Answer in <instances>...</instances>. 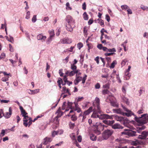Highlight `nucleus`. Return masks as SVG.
I'll use <instances>...</instances> for the list:
<instances>
[{
	"mask_svg": "<svg viewBox=\"0 0 148 148\" xmlns=\"http://www.w3.org/2000/svg\"><path fill=\"white\" fill-rule=\"evenodd\" d=\"M146 127L144 125L141 126L137 128L136 131H133L129 129H125L124 131L121 132L122 134L127 135L129 136H133L138 135V139L142 140L145 139L148 136V131H144L141 132L145 129Z\"/></svg>",
	"mask_w": 148,
	"mask_h": 148,
	"instance_id": "obj_1",
	"label": "nucleus"
},
{
	"mask_svg": "<svg viewBox=\"0 0 148 148\" xmlns=\"http://www.w3.org/2000/svg\"><path fill=\"white\" fill-rule=\"evenodd\" d=\"M121 106L124 111L127 112L124 113L121 110L120 108L113 109L112 110L113 112L115 113L120 114L123 116L126 115L128 117L131 116L133 114V113L131 110H128L122 104H121Z\"/></svg>",
	"mask_w": 148,
	"mask_h": 148,
	"instance_id": "obj_2",
	"label": "nucleus"
},
{
	"mask_svg": "<svg viewBox=\"0 0 148 148\" xmlns=\"http://www.w3.org/2000/svg\"><path fill=\"white\" fill-rule=\"evenodd\" d=\"M135 120L140 124H144L148 122V114H144L142 115L140 117H135Z\"/></svg>",
	"mask_w": 148,
	"mask_h": 148,
	"instance_id": "obj_3",
	"label": "nucleus"
},
{
	"mask_svg": "<svg viewBox=\"0 0 148 148\" xmlns=\"http://www.w3.org/2000/svg\"><path fill=\"white\" fill-rule=\"evenodd\" d=\"M113 131L111 130H105L102 136L104 139H107L112 134Z\"/></svg>",
	"mask_w": 148,
	"mask_h": 148,
	"instance_id": "obj_4",
	"label": "nucleus"
},
{
	"mask_svg": "<svg viewBox=\"0 0 148 148\" xmlns=\"http://www.w3.org/2000/svg\"><path fill=\"white\" fill-rule=\"evenodd\" d=\"M105 127L104 125H103L101 123H100L98 126H96V129L94 130V132L97 135H99L101 134L100 130H103Z\"/></svg>",
	"mask_w": 148,
	"mask_h": 148,
	"instance_id": "obj_5",
	"label": "nucleus"
},
{
	"mask_svg": "<svg viewBox=\"0 0 148 148\" xmlns=\"http://www.w3.org/2000/svg\"><path fill=\"white\" fill-rule=\"evenodd\" d=\"M100 119H110L112 117L110 116L107 114H103L99 115L98 117Z\"/></svg>",
	"mask_w": 148,
	"mask_h": 148,
	"instance_id": "obj_6",
	"label": "nucleus"
},
{
	"mask_svg": "<svg viewBox=\"0 0 148 148\" xmlns=\"http://www.w3.org/2000/svg\"><path fill=\"white\" fill-rule=\"evenodd\" d=\"M60 42L62 44H69L71 43V41L68 38H64L60 40Z\"/></svg>",
	"mask_w": 148,
	"mask_h": 148,
	"instance_id": "obj_7",
	"label": "nucleus"
},
{
	"mask_svg": "<svg viewBox=\"0 0 148 148\" xmlns=\"http://www.w3.org/2000/svg\"><path fill=\"white\" fill-rule=\"evenodd\" d=\"M23 116L24 117L23 120V125L26 127H27L28 125L27 122L28 120V119L29 118V116H28L26 115Z\"/></svg>",
	"mask_w": 148,
	"mask_h": 148,
	"instance_id": "obj_8",
	"label": "nucleus"
},
{
	"mask_svg": "<svg viewBox=\"0 0 148 148\" xmlns=\"http://www.w3.org/2000/svg\"><path fill=\"white\" fill-rule=\"evenodd\" d=\"M52 140V139L51 138L46 137L44 139L43 144L45 145H46L48 143L51 142Z\"/></svg>",
	"mask_w": 148,
	"mask_h": 148,
	"instance_id": "obj_9",
	"label": "nucleus"
},
{
	"mask_svg": "<svg viewBox=\"0 0 148 148\" xmlns=\"http://www.w3.org/2000/svg\"><path fill=\"white\" fill-rule=\"evenodd\" d=\"M112 128L113 129H123V127L120 125L119 124L116 123L114 125H112Z\"/></svg>",
	"mask_w": 148,
	"mask_h": 148,
	"instance_id": "obj_10",
	"label": "nucleus"
},
{
	"mask_svg": "<svg viewBox=\"0 0 148 148\" xmlns=\"http://www.w3.org/2000/svg\"><path fill=\"white\" fill-rule=\"evenodd\" d=\"M66 20L68 24H71L73 22V18L70 16H67Z\"/></svg>",
	"mask_w": 148,
	"mask_h": 148,
	"instance_id": "obj_11",
	"label": "nucleus"
},
{
	"mask_svg": "<svg viewBox=\"0 0 148 148\" xmlns=\"http://www.w3.org/2000/svg\"><path fill=\"white\" fill-rule=\"evenodd\" d=\"M46 37L45 36H43L42 34H40L37 36V39L38 40H41L42 41H43L45 40Z\"/></svg>",
	"mask_w": 148,
	"mask_h": 148,
	"instance_id": "obj_12",
	"label": "nucleus"
},
{
	"mask_svg": "<svg viewBox=\"0 0 148 148\" xmlns=\"http://www.w3.org/2000/svg\"><path fill=\"white\" fill-rule=\"evenodd\" d=\"M19 107L21 113V114L23 116H24L27 114V113L26 112L25 110L23 109L22 106H20Z\"/></svg>",
	"mask_w": 148,
	"mask_h": 148,
	"instance_id": "obj_13",
	"label": "nucleus"
},
{
	"mask_svg": "<svg viewBox=\"0 0 148 148\" xmlns=\"http://www.w3.org/2000/svg\"><path fill=\"white\" fill-rule=\"evenodd\" d=\"M62 94L61 95V96L64 93H68L69 95H71V94L69 91V90L68 89H66V87L64 86L62 87Z\"/></svg>",
	"mask_w": 148,
	"mask_h": 148,
	"instance_id": "obj_14",
	"label": "nucleus"
},
{
	"mask_svg": "<svg viewBox=\"0 0 148 148\" xmlns=\"http://www.w3.org/2000/svg\"><path fill=\"white\" fill-rule=\"evenodd\" d=\"M92 107H90L87 110L85 111L84 112V114L85 115H86L89 114L92 111Z\"/></svg>",
	"mask_w": 148,
	"mask_h": 148,
	"instance_id": "obj_15",
	"label": "nucleus"
},
{
	"mask_svg": "<svg viewBox=\"0 0 148 148\" xmlns=\"http://www.w3.org/2000/svg\"><path fill=\"white\" fill-rule=\"evenodd\" d=\"M71 24H68L66 25V29L70 32H71L73 30V28L71 27Z\"/></svg>",
	"mask_w": 148,
	"mask_h": 148,
	"instance_id": "obj_16",
	"label": "nucleus"
},
{
	"mask_svg": "<svg viewBox=\"0 0 148 148\" xmlns=\"http://www.w3.org/2000/svg\"><path fill=\"white\" fill-rule=\"evenodd\" d=\"M115 119L117 121H119L120 122H121L125 120V118L123 117L119 116H115Z\"/></svg>",
	"mask_w": 148,
	"mask_h": 148,
	"instance_id": "obj_17",
	"label": "nucleus"
},
{
	"mask_svg": "<svg viewBox=\"0 0 148 148\" xmlns=\"http://www.w3.org/2000/svg\"><path fill=\"white\" fill-rule=\"evenodd\" d=\"M16 58L17 59L16 60L14 61L12 59H10L9 60L12 63V64H14L18 60V55L17 53H16L15 55Z\"/></svg>",
	"mask_w": 148,
	"mask_h": 148,
	"instance_id": "obj_18",
	"label": "nucleus"
},
{
	"mask_svg": "<svg viewBox=\"0 0 148 148\" xmlns=\"http://www.w3.org/2000/svg\"><path fill=\"white\" fill-rule=\"evenodd\" d=\"M110 103L112 106L114 107H119L118 104L116 102H115L114 101H111Z\"/></svg>",
	"mask_w": 148,
	"mask_h": 148,
	"instance_id": "obj_19",
	"label": "nucleus"
},
{
	"mask_svg": "<svg viewBox=\"0 0 148 148\" xmlns=\"http://www.w3.org/2000/svg\"><path fill=\"white\" fill-rule=\"evenodd\" d=\"M122 99L124 102H125L127 104L129 105L130 103L128 101V99L125 97H122Z\"/></svg>",
	"mask_w": 148,
	"mask_h": 148,
	"instance_id": "obj_20",
	"label": "nucleus"
},
{
	"mask_svg": "<svg viewBox=\"0 0 148 148\" xmlns=\"http://www.w3.org/2000/svg\"><path fill=\"white\" fill-rule=\"evenodd\" d=\"M90 138L92 140L95 141L97 139V137L95 135L93 134H91L90 135Z\"/></svg>",
	"mask_w": 148,
	"mask_h": 148,
	"instance_id": "obj_21",
	"label": "nucleus"
},
{
	"mask_svg": "<svg viewBox=\"0 0 148 148\" xmlns=\"http://www.w3.org/2000/svg\"><path fill=\"white\" fill-rule=\"evenodd\" d=\"M62 82V80L61 78H59L58 81H57V83L58 84L60 88H61V83Z\"/></svg>",
	"mask_w": 148,
	"mask_h": 148,
	"instance_id": "obj_22",
	"label": "nucleus"
},
{
	"mask_svg": "<svg viewBox=\"0 0 148 148\" xmlns=\"http://www.w3.org/2000/svg\"><path fill=\"white\" fill-rule=\"evenodd\" d=\"M11 114L8 112H6L5 114H3V116H4L5 118H9Z\"/></svg>",
	"mask_w": 148,
	"mask_h": 148,
	"instance_id": "obj_23",
	"label": "nucleus"
},
{
	"mask_svg": "<svg viewBox=\"0 0 148 148\" xmlns=\"http://www.w3.org/2000/svg\"><path fill=\"white\" fill-rule=\"evenodd\" d=\"M84 18L85 20H87L88 19V16L86 12H85L83 14Z\"/></svg>",
	"mask_w": 148,
	"mask_h": 148,
	"instance_id": "obj_24",
	"label": "nucleus"
},
{
	"mask_svg": "<svg viewBox=\"0 0 148 148\" xmlns=\"http://www.w3.org/2000/svg\"><path fill=\"white\" fill-rule=\"evenodd\" d=\"M98 20H99L98 23H99L100 25L102 27H104V25L103 21L101 19H98Z\"/></svg>",
	"mask_w": 148,
	"mask_h": 148,
	"instance_id": "obj_25",
	"label": "nucleus"
},
{
	"mask_svg": "<svg viewBox=\"0 0 148 148\" xmlns=\"http://www.w3.org/2000/svg\"><path fill=\"white\" fill-rule=\"evenodd\" d=\"M121 9L123 10H126L127 9L129 8V7L127 5H122L121 6Z\"/></svg>",
	"mask_w": 148,
	"mask_h": 148,
	"instance_id": "obj_26",
	"label": "nucleus"
},
{
	"mask_svg": "<svg viewBox=\"0 0 148 148\" xmlns=\"http://www.w3.org/2000/svg\"><path fill=\"white\" fill-rule=\"evenodd\" d=\"M49 33L50 34V36L53 37L55 35L54 34V30H52L51 31H49Z\"/></svg>",
	"mask_w": 148,
	"mask_h": 148,
	"instance_id": "obj_27",
	"label": "nucleus"
},
{
	"mask_svg": "<svg viewBox=\"0 0 148 148\" xmlns=\"http://www.w3.org/2000/svg\"><path fill=\"white\" fill-rule=\"evenodd\" d=\"M57 131H53L52 132L51 135L53 137H54L56 135L58 134Z\"/></svg>",
	"mask_w": 148,
	"mask_h": 148,
	"instance_id": "obj_28",
	"label": "nucleus"
},
{
	"mask_svg": "<svg viewBox=\"0 0 148 148\" xmlns=\"http://www.w3.org/2000/svg\"><path fill=\"white\" fill-rule=\"evenodd\" d=\"M56 113H58L57 115H61L60 114H62V115L63 114V112L61 111L60 109V108H59L58 110H57Z\"/></svg>",
	"mask_w": 148,
	"mask_h": 148,
	"instance_id": "obj_29",
	"label": "nucleus"
},
{
	"mask_svg": "<svg viewBox=\"0 0 148 148\" xmlns=\"http://www.w3.org/2000/svg\"><path fill=\"white\" fill-rule=\"evenodd\" d=\"M83 46V45L81 42H79L77 44V47L78 49L80 50Z\"/></svg>",
	"mask_w": 148,
	"mask_h": 148,
	"instance_id": "obj_30",
	"label": "nucleus"
},
{
	"mask_svg": "<svg viewBox=\"0 0 148 148\" xmlns=\"http://www.w3.org/2000/svg\"><path fill=\"white\" fill-rule=\"evenodd\" d=\"M77 66H76L74 65V64H71V69L73 70V71H75L76 70Z\"/></svg>",
	"mask_w": 148,
	"mask_h": 148,
	"instance_id": "obj_31",
	"label": "nucleus"
},
{
	"mask_svg": "<svg viewBox=\"0 0 148 148\" xmlns=\"http://www.w3.org/2000/svg\"><path fill=\"white\" fill-rule=\"evenodd\" d=\"M71 118L72 121H75L77 119V117L74 114L71 116Z\"/></svg>",
	"mask_w": 148,
	"mask_h": 148,
	"instance_id": "obj_32",
	"label": "nucleus"
},
{
	"mask_svg": "<svg viewBox=\"0 0 148 148\" xmlns=\"http://www.w3.org/2000/svg\"><path fill=\"white\" fill-rule=\"evenodd\" d=\"M116 64V60H114L113 62L111 64V66H110L111 68H113L114 67L115 64Z\"/></svg>",
	"mask_w": 148,
	"mask_h": 148,
	"instance_id": "obj_33",
	"label": "nucleus"
},
{
	"mask_svg": "<svg viewBox=\"0 0 148 148\" xmlns=\"http://www.w3.org/2000/svg\"><path fill=\"white\" fill-rule=\"evenodd\" d=\"M99 115L97 114V113H95L94 112L93 114L92 115L91 117L94 118H97L98 117Z\"/></svg>",
	"mask_w": 148,
	"mask_h": 148,
	"instance_id": "obj_34",
	"label": "nucleus"
},
{
	"mask_svg": "<svg viewBox=\"0 0 148 148\" xmlns=\"http://www.w3.org/2000/svg\"><path fill=\"white\" fill-rule=\"evenodd\" d=\"M82 77H77L76 79H75V81H77L79 82L82 80Z\"/></svg>",
	"mask_w": 148,
	"mask_h": 148,
	"instance_id": "obj_35",
	"label": "nucleus"
},
{
	"mask_svg": "<svg viewBox=\"0 0 148 148\" xmlns=\"http://www.w3.org/2000/svg\"><path fill=\"white\" fill-rule=\"evenodd\" d=\"M29 137V136L26 134H23L22 135V140H24V138H25V139H27Z\"/></svg>",
	"mask_w": 148,
	"mask_h": 148,
	"instance_id": "obj_36",
	"label": "nucleus"
},
{
	"mask_svg": "<svg viewBox=\"0 0 148 148\" xmlns=\"http://www.w3.org/2000/svg\"><path fill=\"white\" fill-rule=\"evenodd\" d=\"M53 37H51L49 36V37L48 38L47 40V44H49L50 42L52 40V38Z\"/></svg>",
	"mask_w": 148,
	"mask_h": 148,
	"instance_id": "obj_37",
	"label": "nucleus"
},
{
	"mask_svg": "<svg viewBox=\"0 0 148 148\" xmlns=\"http://www.w3.org/2000/svg\"><path fill=\"white\" fill-rule=\"evenodd\" d=\"M116 51L115 49L114 48H113L112 49H108V50H107V52L108 51L109 52H116Z\"/></svg>",
	"mask_w": 148,
	"mask_h": 148,
	"instance_id": "obj_38",
	"label": "nucleus"
},
{
	"mask_svg": "<svg viewBox=\"0 0 148 148\" xmlns=\"http://www.w3.org/2000/svg\"><path fill=\"white\" fill-rule=\"evenodd\" d=\"M36 15H34L32 19V21L33 22H35L36 21Z\"/></svg>",
	"mask_w": 148,
	"mask_h": 148,
	"instance_id": "obj_39",
	"label": "nucleus"
},
{
	"mask_svg": "<svg viewBox=\"0 0 148 148\" xmlns=\"http://www.w3.org/2000/svg\"><path fill=\"white\" fill-rule=\"evenodd\" d=\"M30 12L29 11H28L27 13L26 16L25 17L26 18L28 19L30 18Z\"/></svg>",
	"mask_w": 148,
	"mask_h": 148,
	"instance_id": "obj_40",
	"label": "nucleus"
},
{
	"mask_svg": "<svg viewBox=\"0 0 148 148\" xmlns=\"http://www.w3.org/2000/svg\"><path fill=\"white\" fill-rule=\"evenodd\" d=\"M109 92V91L107 90H104L102 91V93L103 95L108 94Z\"/></svg>",
	"mask_w": 148,
	"mask_h": 148,
	"instance_id": "obj_41",
	"label": "nucleus"
},
{
	"mask_svg": "<svg viewBox=\"0 0 148 148\" xmlns=\"http://www.w3.org/2000/svg\"><path fill=\"white\" fill-rule=\"evenodd\" d=\"M74 103L75 104V108L74 109H77L78 108H80L79 107V105L78 104V103L76 102H74Z\"/></svg>",
	"mask_w": 148,
	"mask_h": 148,
	"instance_id": "obj_42",
	"label": "nucleus"
},
{
	"mask_svg": "<svg viewBox=\"0 0 148 148\" xmlns=\"http://www.w3.org/2000/svg\"><path fill=\"white\" fill-rule=\"evenodd\" d=\"M97 112L99 114H101V111L100 110L99 104H97Z\"/></svg>",
	"mask_w": 148,
	"mask_h": 148,
	"instance_id": "obj_43",
	"label": "nucleus"
},
{
	"mask_svg": "<svg viewBox=\"0 0 148 148\" xmlns=\"http://www.w3.org/2000/svg\"><path fill=\"white\" fill-rule=\"evenodd\" d=\"M141 8L143 10H148V8L147 7L144 6L143 5H141Z\"/></svg>",
	"mask_w": 148,
	"mask_h": 148,
	"instance_id": "obj_44",
	"label": "nucleus"
},
{
	"mask_svg": "<svg viewBox=\"0 0 148 148\" xmlns=\"http://www.w3.org/2000/svg\"><path fill=\"white\" fill-rule=\"evenodd\" d=\"M95 101H96V104H99L100 100L98 98L96 97L95 98Z\"/></svg>",
	"mask_w": 148,
	"mask_h": 148,
	"instance_id": "obj_45",
	"label": "nucleus"
},
{
	"mask_svg": "<svg viewBox=\"0 0 148 148\" xmlns=\"http://www.w3.org/2000/svg\"><path fill=\"white\" fill-rule=\"evenodd\" d=\"M75 74L74 71H72L70 72L69 75L70 76H72L74 75Z\"/></svg>",
	"mask_w": 148,
	"mask_h": 148,
	"instance_id": "obj_46",
	"label": "nucleus"
},
{
	"mask_svg": "<svg viewBox=\"0 0 148 148\" xmlns=\"http://www.w3.org/2000/svg\"><path fill=\"white\" fill-rule=\"evenodd\" d=\"M63 130H59L57 131L58 134L60 135L62 134L63 133Z\"/></svg>",
	"mask_w": 148,
	"mask_h": 148,
	"instance_id": "obj_47",
	"label": "nucleus"
},
{
	"mask_svg": "<svg viewBox=\"0 0 148 148\" xmlns=\"http://www.w3.org/2000/svg\"><path fill=\"white\" fill-rule=\"evenodd\" d=\"M110 85L109 84H107L103 85V88H109Z\"/></svg>",
	"mask_w": 148,
	"mask_h": 148,
	"instance_id": "obj_48",
	"label": "nucleus"
},
{
	"mask_svg": "<svg viewBox=\"0 0 148 148\" xmlns=\"http://www.w3.org/2000/svg\"><path fill=\"white\" fill-rule=\"evenodd\" d=\"M30 91L31 92H32V94L33 93L34 94L35 93H36L37 92H38L39 91V89H36L34 90H32L31 91V90H30Z\"/></svg>",
	"mask_w": 148,
	"mask_h": 148,
	"instance_id": "obj_49",
	"label": "nucleus"
},
{
	"mask_svg": "<svg viewBox=\"0 0 148 148\" xmlns=\"http://www.w3.org/2000/svg\"><path fill=\"white\" fill-rule=\"evenodd\" d=\"M115 54V53H106L104 54L106 56H110L111 55H113V54Z\"/></svg>",
	"mask_w": 148,
	"mask_h": 148,
	"instance_id": "obj_50",
	"label": "nucleus"
},
{
	"mask_svg": "<svg viewBox=\"0 0 148 148\" xmlns=\"http://www.w3.org/2000/svg\"><path fill=\"white\" fill-rule=\"evenodd\" d=\"M106 19L108 22H109L110 21V17L107 14L106 15Z\"/></svg>",
	"mask_w": 148,
	"mask_h": 148,
	"instance_id": "obj_51",
	"label": "nucleus"
},
{
	"mask_svg": "<svg viewBox=\"0 0 148 148\" xmlns=\"http://www.w3.org/2000/svg\"><path fill=\"white\" fill-rule=\"evenodd\" d=\"M63 80L64 82L66 83L67 82H68V81L67 80V78L66 77V75H64L63 77Z\"/></svg>",
	"mask_w": 148,
	"mask_h": 148,
	"instance_id": "obj_52",
	"label": "nucleus"
},
{
	"mask_svg": "<svg viewBox=\"0 0 148 148\" xmlns=\"http://www.w3.org/2000/svg\"><path fill=\"white\" fill-rule=\"evenodd\" d=\"M97 47L100 50L102 49L103 47L101 44H98L97 45Z\"/></svg>",
	"mask_w": 148,
	"mask_h": 148,
	"instance_id": "obj_53",
	"label": "nucleus"
},
{
	"mask_svg": "<svg viewBox=\"0 0 148 148\" xmlns=\"http://www.w3.org/2000/svg\"><path fill=\"white\" fill-rule=\"evenodd\" d=\"M82 8L84 10L86 9V4L85 2H84L82 4Z\"/></svg>",
	"mask_w": 148,
	"mask_h": 148,
	"instance_id": "obj_54",
	"label": "nucleus"
},
{
	"mask_svg": "<svg viewBox=\"0 0 148 148\" xmlns=\"http://www.w3.org/2000/svg\"><path fill=\"white\" fill-rule=\"evenodd\" d=\"M66 9H68V8L70 10H71V8L69 6V3L67 2L66 4Z\"/></svg>",
	"mask_w": 148,
	"mask_h": 148,
	"instance_id": "obj_55",
	"label": "nucleus"
},
{
	"mask_svg": "<svg viewBox=\"0 0 148 148\" xmlns=\"http://www.w3.org/2000/svg\"><path fill=\"white\" fill-rule=\"evenodd\" d=\"M69 125L70 128L71 129L73 128L75 126L74 123H72L71 122H70V123L69 124Z\"/></svg>",
	"mask_w": 148,
	"mask_h": 148,
	"instance_id": "obj_56",
	"label": "nucleus"
},
{
	"mask_svg": "<svg viewBox=\"0 0 148 148\" xmlns=\"http://www.w3.org/2000/svg\"><path fill=\"white\" fill-rule=\"evenodd\" d=\"M9 50L12 52H13L14 51V49L12 48V46L10 44L9 45Z\"/></svg>",
	"mask_w": 148,
	"mask_h": 148,
	"instance_id": "obj_57",
	"label": "nucleus"
},
{
	"mask_svg": "<svg viewBox=\"0 0 148 148\" xmlns=\"http://www.w3.org/2000/svg\"><path fill=\"white\" fill-rule=\"evenodd\" d=\"M95 88L96 89H99L100 87V84L99 83H97L95 85Z\"/></svg>",
	"mask_w": 148,
	"mask_h": 148,
	"instance_id": "obj_58",
	"label": "nucleus"
},
{
	"mask_svg": "<svg viewBox=\"0 0 148 148\" xmlns=\"http://www.w3.org/2000/svg\"><path fill=\"white\" fill-rule=\"evenodd\" d=\"M93 22V20L92 18H91L89 19L88 22V25L91 24Z\"/></svg>",
	"mask_w": 148,
	"mask_h": 148,
	"instance_id": "obj_59",
	"label": "nucleus"
},
{
	"mask_svg": "<svg viewBox=\"0 0 148 148\" xmlns=\"http://www.w3.org/2000/svg\"><path fill=\"white\" fill-rule=\"evenodd\" d=\"M5 130H3L1 131V132L0 134V136H3L5 135Z\"/></svg>",
	"mask_w": 148,
	"mask_h": 148,
	"instance_id": "obj_60",
	"label": "nucleus"
},
{
	"mask_svg": "<svg viewBox=\"0 0 148 148\" xmlns=\"http://www.w3.org/2000/svg\"><path fill=\"white\" fill-rule=\"evenodd\" d=\"M127 13L129 14H132V11L129 8L127 10Z\"/></svg>",
	"mask_w": 148,
	"mask_h": 148,
	"instance_id": "obj_61",
	"label": "nucleus"
},
{
	"mask_svg": "<svg viewBox=\"0 0 148 148\" xmlns=\"http://www.w3.org/2000/svg\"><path fill=\"white\" fill-rule=\"evenodd\" d=\"M99 58L98 56L95 59V60L96 61L97 64H99Z\"/></svg>",
	"mask_w": 148,
	"mask_h": 148,
	"instance_id": "obj_62",
	"label": "nucleus"
},
{
	"mask_svg": "<svg viewBox=\"0 0 148 148\" xmlns=\"http://www.w3.org/2000/svg\"><path fill=\"white\" fill-rule=\"evenodd\" d=\"M114 122V121L112 120L110 121L109 120V125H112Z\"/></svg>",
	"mask_w": 148,
	"mask_h": 148,
	"instance_id": "obj_63",
	"label": "nucleus"
},
{
	"mask_svg": "<svg viewBox=\"0 0 148 148\" xmlns=\"http://www.w3.org/2000/svg\"><path fill=\"white\" fill-rule=\"evenodd\" d=\"M5 54L4 53H1V55L0 56V59L3 58L5 57Z\"/></svg>",
	"mask_w": 148,
	"mask_h": 148,
	"instance_id": "obj_64",
	"label": "nucleus"
}]
</instances>
